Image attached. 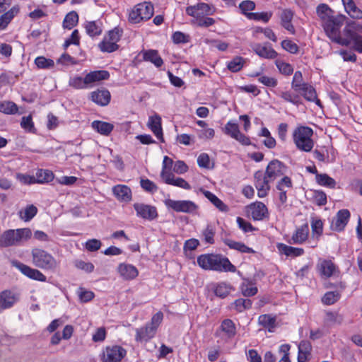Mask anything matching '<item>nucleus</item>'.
I'll return each instance as SVG.
<instances>
[{
    "instance_id": "obj_1",
    "label": "nucleus",
    "mask_w": 362,
    "mask_h": 362,
    "mask_svg": "<svg viewBox=\"0 0 362 362\" xmlns=\"http://www.w3.org/2000/svg\"><path fill=\"white\" fill-rule=\"evenodd\" d=\"M288 167L282 161L273 159L266 167L265 171L257 170L254 174V184L257 190V196L264 198L270 190V182L281 177L287 172Z\"/></svg>"
},
{
    "instance_id": "obj_2",
    "label": "nucleus",
    "mask_w": 362,
    "mask_h": 362,
    "mask_svg": "<svg viewBox=\"0 0 362 362\" xmlns=\"http://www.w3.org/2000/svg\"><path fill=\"white\" fill-rule=\"evenodd\" d=\"M198 265L204 270L216 271L218 272H232L237 270L227 257L221 254L208 253L197 257Z\"/></svg>"
},
{
    "instance_id": "obj_3",
    "label": "nucleus",
    "mask_w": 362,
    "mask_h": 362,
    "mask_svg": "<svg viewBox=\"0 0 362 362\" xmlns=\"http://www.w3.org/2000/svg\"><path fill=\"white\" fill-rule=\"evenodd\" d=\"M313 136V129L304 125L297 126L292 132L293 141L296 148L306 153L310 152L315 146Z\"/></svg>"
},
{
    "instance_id": "obj_4",
    "label": "nucleus",
    "mask_w": 362,
    "mask_h": 362,
    "mask_svg": "<svg viewBox=\"0 0 362 362\" xmlns=\"http://www.w3.org/2000/svg\"><path fill=\"white\" fill-rule=\"evenodd\" d=\"M163 320V313L161 311L155 313L149 322L135 329V341L139 343L148 342L156 336Z\"/></svg>"
},
{
    "instance_id": "obj_5",
    "label": "nucleus",
    "mask_w": 362,
    "mask_h": 362,
    "mask_svg": "<svg viewBox=\"0 0 362 362\" xmlns=\"http://www.w3.org/2000/svg\"><path fill=\"white\" fill-rule=\"evenodd\" d=\"M345 19L346 18L343 15H334L322 23V25L326 35L332 41L343 46H348L349 42L342 39L340 34V30L344 23Z\"/></svg>"
},
{
    "instance_id": "obj_6",
    "label": "nucleus",
    "mask_w": 362,
    "mask_h": 362,
    "mask_svg": "<svg viewBox=\"0 0 362 362\" xmlns=\"http://www.w3.org/2000/svg\"><path fill=\"white\" fill-rule=\"evenodd\" d=\"M31 257L33 264L45 271L54 272L59 266V262L55 257L42 248L35 247L32 249Z\"/></svg>"
},
{
    "instance_id": "obj_7",
    "label": "nucleus",
    "mask_w": 362,
    "mask_h": 362,
    "mask_svg": "<svg viewBox=\"0 0 362 362\" xmlns=\"http://www.w3.org/2000/svg\"><path fill=\"white\" fill-rule=\"evenodd\" d=\"M291 88L298 93L307 100L315 102L316 105L321 106V102L317 98L315 88L308 83L303 81V74L300 71H296L291 81Z\"/></svg>"
},
{
    "instance_id": "obj_8",
    "label": "nucleus",
    "mask_w": 362,
    "mask_h": 362,
    "mask_svg": "<svg viewBox=\"0 0 362 362\" xmlns=\"http://www.w3.org/2000/svg\"><path fill=\"white\" fill-rule=\"evenodd\" d=\"M32 231L28 228L8 229L0 236V247L20 245L22 242L31 238Z\"/></svg>"
},
{
    "instance_id": "obj_9",
    "label": "nucleus",
    "mask_w": 362,
    "mask_h": 362,
    "mask_svg": "<svg viewBox=\"0 0 362 362\" xmlns=\"http://www.w3.org/2000/svg\"><path fill=\"white\" fill-rule=\"evenodd\" d=\"M123 35V30L115 27L105 33L103 40L98 43V47L102 52L112 53L119 49L118 42Z\"/></svg>"
},
{
    "instance_id": "obj_10",
    "label": "nucleus",
    "mask_w": 362,
    "mask_h": 362,
    "mask_svg": "<svg viewBox=\"0 0 362 362\" xmlns=\"http://www.w3.org/2000/svg\"><path fill=\"white\" fill-rule=\"evenodd\" d=\"M154 13V7L151 2L144 1L135 5L129 11L128 21L132 24H137L149 20Z\"/></svg>"
},
{
    "instance_id": "obj_11",
    "label": "nucleus",
    "mask_w": 362,
    "mask_h": 362,
    "mask_svg": "<svg viewBox=\"0 0 362 362\" xmlns=\"http://www.w3.org/2000/svg\"><path fill=\"white\" fill-rule=\"evenodd\" d=\"M164 204L168 209L173 210L177 213L196 214L199 206L194 202L190 200H174L165 199Z\"/></svg>"
},
{
    "instance_id": "obj_12",
    "label": "nucleus",
    "mask_w": 362,
    "mask_h": 362,
    "mask_svg": "<svg viewBox=\"0 0 362 362\" xmlns=\"http://www.w3.org/2000/svg\"><path fill=\"white\" fill-rule=\"evenodd\" d=\"M316 270L322 279H327L339 274L338 266L329 259H319Z\"/></svg>"
},
{
    "instance_id": "obj_13",
    "label": "nucleus",
    "mask_w": 362,
    "mask_h": 362,
    "mask_svg": "<svg viewBox=\"0 0 362 362\" xmlns=\"http://www.w3.org/2000/svg\"><path fill=\"white\" fill-rule=\"evenodd\" d=\"M310 228L308 223L296 227L291 235H286L284 239L290 245H303L308 240Z\"/></svg>"
},
{
    "instance_id": "obj_14",
    "label": "nucleus",
    "mask_w": 362,
    "mask_h": 362,
    "mask_svg": "<svg viewBox=\"0 0 362 362\" xmlns=\"http://www.w3.org/2000/svg\"><path fill=\"white\" fill-rule=\"evenodd\" d=\"M214 11L212 6L203 2L186 8V13L193 17L194 22L204 16L213 15Z\"/></svg>"
},
{
    "instance_id": "obj_15",
    "label": "nucleus",
    "mask_w": 362,
    "mask_h": 362,
    "mask_svg": "<svg viewBox=\"0 0 362 362\" xmlns=\"http://www.w3.org/2000/svg\"><path fill=\"white\" fill-rule=\"evenodd\" d=\"M11 264L30 279L40 282H45L47 281L46 276L37 269L32 268L18 260L12 261Z\"/></svg>"
},
{
    "instance_id": "obj_16",
    "label": "nucleus",
    "mask_w": 362,
    "mask_h": 362,
    "mask_svg": "<svg viewBox=\"0 0 362 362\" xmlns=\"http://www.w3.org/2000/svg\"><path fill=\"white\" fill-rule=\"evenodd\" d=\"M21 298L18 292L13 290L6 289L0 292V313L4 310L13 308Z\"/></svg>"
},
{
    "instance_id": "obj_17",
    "label": "nucleus",
    "mask_w": 362,
    "mask_h": 362,
    "mask_svg": "<svg viewBox=\"0 0 362 362\" xmlns=\"http://www.w3.org/2000/svg\"><path fill=\"white\" fill-rule=\"evenodd\" d=\"M126 354V350L121 346H108L103 351L101 359L103 362H120Z\"/></svg>"
},
{
    "instance_id": "obj_18",
    "label": "nucleus",
    "mask_w": 362,
    "mask_h": 362,
    "mask_svg": "<svg viewBox=\"0 0 362 362\" xmlns=\"http://www.w3.org/2000/svg\"><path fill=\"white\" fill-rule=\"evenodd\" d=\"M252 49L257 55L262 59H276L279 55L269 42L255 43L252 45Z\"/></svg>"
},
{
    "instance_id": "obj_19",
    "label": "nucleus",
    "mask_w": 362,
    "mask_h": 362,
    "mask_svg": "<svg viewBox=\"0 0 362 362\" xmlns=\"http://www.w3.org/2000/svg\"><path fill=\"white\" fill-rule=\"evenodd\" d=\"M350 217L351 214L348 209H344L338 211L332 221L331 229L336 232L344 231L349 221Z\"/></svg>"
},
{
    "instance_id": "obj_20",
    "label": "nucleus",
    "mask_w": 362,
    "mask_h": 362,
    "mask_svg": "<svg viewBox=\"0 0 362 362\" xmlns=\"http://www.w3.org/2000/svg\"><path fill=\"white\" fill-rule=\"evenodd\" d=\"M134 209L136 216L143 219L153 221L158 216V211L156 206L145 204L142 203H135Z\"/></svg>"
},
{
    "instance_id": "obj_21",
    "label": "nucleus",
    "mask_w": 362,
    "mask_h": 362,
    "mask_svg": "<svg viewBox=\"0 0 362 362\" xmlns=\"http://www.w3.org/2000/svg\"><path fill=\"white\" fill-rule=\"evenodd\" d=\"M147 126L160 142H165L162 128V120L159 115L155 114L152 116H150L148 117Z\"/></svg>"
},
{
    "instance_id": "obj_22",
    "label": "nucleus",
    "mask_w": 362,
    "mask_h": 362,
    "mask_svg": "<svg viewBox=\"0 0 362 362\" xmlns=\"http://www.w3.org/2000/svg\"><path fill=\"white\" fill-rule=\"evenodd\" d=\"M117 272L119 274V276L125 281L134 280L139 274L138 269L135 266L127 263L119 264Z\"/></svg>"
},
{
    "instance_id": "obj_23",
    "label": "nucleus",
    "mask_w": 362,
    "mask_h": 362,
    "mask_svg": "<svg viewBox=\"0 0 362 362\" xmlns=\"http://www.w3.org/2000/svg\"><path fill=\"white\" fill-rule=\"evenodd\" d=\"M247 212L254 221H262L268 215L266 205L261 202H256L249 205Z\"/></svg>"
},
{
    "instance_id": "obj_24",
    "label": "nucleus",
    "mask_w": 362,
    "mask_h": 362,
    "mask_svg": "<svg viewBox=\"0 0 362 362\" xmlns=\"http://www.w3.org/2000/svg\"><path fill=\"white\" fill-rule=\"evenodd\" d=\"M21 7L19 4L13 5L7 11H5L0 16V30L6 29L13 19L19 14Z\"/></svg>"
},
{
    "instance_id": "obj_25",
    "label": "nucleus",
    "mask_w": 362,
    "mask_h": 362,
    "mask_svg": "<svg viewBox=\"0 0 362 362\" xmlns=\"http://www.w3.org/2000/svg\"><path fill=\"white\" fill-rule=\"evenodd\" d=\"M90 99L100 106H106L110 102L111 94L107 89H97L90 93Z\"/></svg>"
},
{
    "instance_id": "obj_26",
    "label": "nucleus",
    "mask_w": 362,
    "mask_h": 362,
    "mask_svg": "<svg viewBox=\"0 0 362 362\" xmlns=\"http://www.w3.org/2000/svg\"><path fill=\"white\" fill-rule=\"evenodd\" d=\"M112 193L117 200L129 202L132 197L130 187L125 185H117L112 187Z\"/></svg>"
},
{
    "instance_id": "obj_27",
    "label": "nucleus",
    "mask_w": 362,
    "mask_h": 362,
    "mask_svg": "<svg viewBox=\"0 0 362 362\" xmlns=\"http://www.w3.org/2000/svg\"><path fill=\"white\" fill-rule=\"evenodd\" d=\"M294 13L291 9H284L280 15L281 25L291 34L296 33V29L292 23Z\"/></svg>"
},
{
    "instance_id": "obj_28",
    "label": "nucleus",
    "mask_w": 362,
    "mask_h": 362,
    "mask_svg": "<svg viewBox=\"0 0 362 362\" xmlns=\"http://www.w3.org/2000/svg\"><path fill=\"white\" fill-rule=\"evenodd\" d=\"M276 247L280 253L285 255L286 257H291L294 258L300 257L305 254L303 248L295 247L281 243H277Z\"/></svg>"
},
{
    "instance_id": "obj_29",
    "label": "nucleus",
    "mask_w": 362,
    "mask_h": 362,
    "mask_svg": "<svg viewBox=\"0 0 362 362\" xmlns=\"http://www.w3.org/2000/svg\"><path fill=\"white\" fill-rule=\"evenodd\" d=\"M86 76L88 86L92 87L95 83L109 79L110 74L107 70H96L90 71Z\"/></svg>"
},
{
    "instance_id": "obj_30",
    "label": "nucleus",
    "mask_w": 362,
    "mask_h": 362,
    "mask_svg": "<svg viewBox=\"0 0 362 362\" xmlns=\"http://www.w3.org/2000/svg\"><path fill=\"white\" fill-rule=\"evenodd\" d=\"M143 59L145 62H150L156 67L160 68L163 64V60L156 49H147L141 52Z\"/></svg>"
},
{
    "instance_id": "obj_31",
    "label": "nucleus",
    "mask_w": 362,
    "mask_h": 362,
    "mask_svg": "<svg viewBox=\"0 0 362 362\" xmlns=\"http://www.w3.org/2000/svg\"><path fill=\"white\" fill-rule=\"evenodd\" d=\"M219 331L223 332L227 338L231 339L236 334V327L232 320L225 319L221 322L219 329L215 333L216 337L219 336Z\"/></svg>"
},
{
    "instance_id": "obj_32",
    "label": "nucleus",
    "mask_w": 362,
    "mask_h": 362,
    "mask_svg": "<svg viewBox=\"0 0 362 362\" xmlns=\"http://www.w3.org/2000/svg\"><path fill=\"white\" fill-rule=\"evenodd\" d=\"M91 127L100 134L105 136H109L114 129V125L112 123L101 120L92 122Z\"/></svg>"
},
{
    "instance_id": "obj_33",
    "label": "nucleus",
    "mask_w": 362,
    "mask_h": 362,
    "mask_svg": "<svg viewBox=\"0 0 362 362\" xmlns=\"http://www.w3.org/2000/svg\"><path fill=\"white\" fill-rule=\"evenodd\" d=\"M103 23L100 21H86L84 28L88 36L93 38L102 34Z\"/></svg>"
},
{
    "instance_id": "obj_34",
    "label": "nucleus",
    "mask_w": 362,
    "mask_h": 362,
    "mask_svg": "<svg viewBox=\"0 0 362 362\" xmlns=\"http://www.w3.org/2000/svg\"><path fill=\"white\" fill-rule=\"evenodd\" d=\"M223 243L227 245L230 249L237 250L241 253L252 254L255 250L242 242L235 241L230 238H225L223 240Z\"/></svg>"
},
{
    "instance_id": "obj_35",
    "label": "nucleus",
    "mask_w": 362,
    "mask_h": 362,
    "mask_svg": "<svg viewBox=\"0 0 362 362\" xmlns=\"http://www.w3.org/2000/svg\"><path fill=\"white\" fill-rule=\"evenodd\" d=\"M258 322L269 332H272L276 327V317L270 314L260 315L258 317Z\"/></svg>"
},
{
    "instance_id": "obj_36",
    "label": "nucleus",
    "mask_w": 362,
    "mask_h": 362,
    "mask_svg": "<svg viewBox=\"0 0 362 362\" xmlns=\"http://www.w3.org/2000/svg\"><path fill=\"white\" fill-rule=\"evenodd\" d=\"M234 288L233 286L226 282H219L214 285L213 291L216 296L225 298H226Z\"/></svg>"
},
{
    "instance_id": "obj_37",
    "label": "nucleus",
    "mask_w": 362,
    "mask_h": 362,
    "mask_svg": "<svg viewBox=\"0 0 362 362\" xmlns=\"http://www.w3.org/2000/svg\"><path fill=\"white\" fill-rule=\"evenodd\" d=\"M240 291L243 296L248 298L255 296L258 292V288L255 282L246 279L241 283Z\"/></svg>"
},
{
    "instance_id": "obj_38",
    "label": "nucleus",
    "mask_w": 362,
    "mask_h": 362,
    "mask_svg": "<svg viewBox=\"0 0 362 362\" xmlns=\"http://www.w3.org/2000/svg\"><path fill=\"white\" fill-rule=\"evenodd\" d=\"M342 1L346 11L352 18H362V11L356 6L353 0H342Z\"/></svg>"
},
{
    "instance_id": "obj_39",
    "label": "nucleus",
    "mask_w": 362,
    "mask_h": 362,
    "mask_svg": "<svg viewBox=\"0 0 362 362\" xmlns=\"http://www.w3.org/2000/svg\"><path fill=\"white\" fill-rule=\"evenodd\" d=\"M54 178V175L52 170L47 169H39L37 170L35 180V183L45 184L52 182Z\"/></svg>"
},
{
    "instance_id": "obj_40",
    "label": "nucleus",
    "mask_w": 362,
    "mask_h": 362,
    "mask_svg": "<svg viewBox=\"0 0 362 362\" xmlns=\"http://www.w3.org/2000/svg\"><path fill=\"white\" fill-rule=\"evenodd\" d=\"M252 301L249 298H238L235 300L230 305L231 309L235 310L237 313H243L246 310L252 308Z\"/></svg>"
},
{
    "instance_id": "obj_41",
    "label": "nucleus",
    "mask_w": 362,
    "mask_h": 362,
    "mask_svg": "<svg viewBox=\"0 0 362 362\" xmlns=\"http://www.w3.org/2000/svg\"><path fill=\"white\" fill-rule=\"evenodd\" d=\"M316 13L323 23L334 15V11L327 4H320L316 8Z\"/></svg>"
},
{
    "instance_id": "obj_42",
    "label": "nucleus",
    "mask_w": 362,
    "mask_h": 362,
    "mask_svg": "<svg viewBox=\"0 0 362 362\" xmlns=\"http://www.w3.org/2000/svg\"><path fill=\"white\" fill-rule=\"evenodd\" d=\"M315 180L319 185L330 189H334L337 185L335 180L326 173H320V175H317Z\"/></svg>"
},
{
    "instance_id": "obj_43",
    "label": "nucleus",
    "mask_w": 362,
    "mask_h": 362,
    "mask_svg": "<svg viewBox=\"0 0 362 362\" xmlns=\"http://www.w3.org/2000/svg\"><path fill=\"white\" fill-rule=\"evenodd\" d=\"M245 63V59L243 57L236 56L227 62L226 66L230 71L236 73L243 69Z\"/></svg>"
},
{
    "instance_id": "obj_44",
    "label": "nucleus",
    "mask_w": 362,
    "mask_h": 362,
    "mask_svg": "<svg viewBox=\"0 0 362 362\" xmlns=\"http://www.w3.org/2000/svg\"><path fill=\"white\" fill-rule=\"evenodd\" d=\"M18 111V107L14 102L10 100L0 102V112L5 115H15Z\"/></svg>"
},
{
    "instance_id": "obj_45",
    "label": "nucleus",
    "mask_w": 362,
    "mask_h": 362,
    "mask_svg": "<svg viewBox=\"0 0 362 362\" xmlns=\"http://www.w3.org/2000/svg\"><path fill=\"white\" fill-rule=\"evenodd\" d=\"M312 236L317 241L323 234V222L320 218L313 219L311 221Z\"/></svg>"
},
{
    "instance_id": "obj_46",
    "label": "nucleus",
    "mask_w": 362,
    "mask_h": 362,
    "mask_svg": "<svg viewBox=\"0 0 362 362\" xmlns=\"http://www.w3.org/2000/svg\"><path fill=\"white\" fill-rule=\"evenodd\" d=\"M280 97L287 103L298 106L302 103L301 98L299 95L292 93L291 90L281 91Z\"/></svg>"
},
{
    "instance_id": "obj_47",
    "label": "nucleus",
    "mask_w": 362,
    "mask_h": 362,
    "mask_svg": "<svg viewBox=\"0 0 362 362\" xmlns=\"http://www.w3.org/2000/svg\"><path fill=\"white\" fill-rule=\"evenodd\" d=\"M216 234L215 226L212 224H208L202 230V235L205 243L212 245L214 243V236Z\"/></svg>"
},
{
    "instance_id": "obj_48",
    "label": "nucleus",
    "mask_w": 362,
    "mask_h": 362,
    "mask_svg": "<svg viewBox=\"0 0 362 362\" xmlns=\"http://www.w3.org/2000/svg\"><path fill=\"white\" fill-rule=\"evenodd\" d=\"M69 85L74 89H86L89 88L86 76L82 78L79 76H75L69 79Z\"/></svg>"
},
{
    "instance_id": "obj_49",
    "label": "nucleus",
    "mask_w": 362,
    "mask_h": 362,
    "mask_svg": "<svg viewBox=\"0 0 362 362\" xmlns=\"http://www.w3.org/2000/svg\"><path fill=\"white\" fill-rule=\"evenodd\" d=\"M78 22V13L76 11H71L66 15L63 21V27L64 28L71 30L77 25Z\"/></svg>"
},
{
    "instance_id": "obj_50",
    "label": "nucleus",
    "mask_w": 362,
    "mask_h": 362,
    "mask_svg": "<svg viewBox=\"0 0 362 362\" xmlns=\"http://www.w3.org/2000/svg\"><path fill=\"white\" fill-rule=\"evenodd\" d=\"M341 298L339 291H327L322 297V303L326 305H331L337 303Z\"/></svg>"
},
{
    "instance_id": "obj_51",
    "label": "nucleus",
    "mask_w": 362,
    "mask_h": 362,
    "mask_svg": "<svg viewBox=\"0 0 362 362\" xmlns=\"http://www.w3.org/2000/svg\"><path fill=\"white\" fill-rule=\"evenodd\" d=\"M18 75L13 72H4L0 74V86L13 85L17 81Z\"/></svg>"
},
{
    "instance_id": "obj_52",
    "label": "nucleus",
    "mask_w": 362,
    "mask_h": 362,
    "mask_svg": "<svg viewBox=\"0 0 362 362\" xmlns=\"http://www.w3.org/2000/svg\"><path fill=\"white\" fill-rule=\"evenodd\" d=\"M34 63L36 66L40 69H49L53 68L54 66V60L46 58L44 56L37 57L35 59Z\"/></svg>"
},
{
    "instance_id": "obj_53",
    "label": "nucleus",
    "mask_w": 362,
    "mask_h": 362,
    "mask_svg": "<svg viewBox=\"0 0 362 362\" xmlns=\"http://www.w3.org/2000/svg\"><path fill=\"white\" fill-rule=\"evenodd\" d=\"M21 127L26 132L28 133L35 134L37 132L31 115H29L28 116H24L22 117L21 121Z\"/></svg>"
},
{
    "instance_id": "obj_54",
    "label": "nucleus",
    "mask_w": 362,
    "mask_h": 362,
    "mask_svg": "<svg viewBox=\"0 0 362 362\" xmlns=\"http://www.w3.org/2000/svg\"><path fill=\"white\" fill-rule=\"evenodd\" d=\"M275 65L276 66L279 73L285 76H290L293 72V66L287 62H284L281 59L275 60Z\"/></svg>"
},
{
    "instance_id": "obj_55",
    "label": "nucleus",
    "mask_w": 362,
    "mask_h": 362,
    "mask_svg": "<svg viewBox=\"0 0 362 362\" xmlns=\"http://www.w3.org/2000/svg\"><path fill=\"white\" fill-rule=\"evenodd\" d=\"M290 349L291 345L288 344H284L279 346L278 354L280 358L278 362H291L290 358Z\"/></svg>"
},
{
    "instance_id": "obj_56",
    "label": "nucleus",
    "mask_w": 362,
    "mask_h": 362,
    "mask_svg": "<svg viewBox=\"0 0 362 362\" xmlns=\"http://www.w3.org/2000/svg\"><path fill=\"white\" fill-rule=\"evenodd\" d=\"M343 33L344 37H342V39H345L349 42L348 46L351 43L353 44L356 41V39L360 36V35L354 30V27L351 25H346L344 28Z\"/></svg>"
},
{
    "instance_id": "obj_57",
    "label": "nucleus",
    "mask_w": 362,
    "mask_h": 362,
    "mask_svg": "<svg viewBox=\"0 0 362 362\" xmlns=\"http://www.w3.org/2000/svg\"><path fill=\"white\" fill-rule=\"evenodd\" d=\"M272 15L273 13L272 11L251 13L247 15V19L256 21H262L264 23H268L271 19Z\"/></svg>"
},
{
    "instance_id": "obj_58",
    "label": "nucleus",
    "mask_w": 362,
    "mask_h": 362,
    "mask_svg": "<svg viewBox=\"0 0 362 362\" xmlns=\"http://www.w3.org/2000/svg\"><path fill=\"white\" fill-rule=\"evenodd\" d=\"M223 132L225 134L234 139L237 134L240 132L239 126L237 123L228 121L223 129Z\"/></svg>"
},
{
    "instance_id": "obj_59",
    "label": "nucleus",
    "mask_w": 362,
    "mask_h": 362,
    "mask_svg": "<svg viewBox=\"0 0 362 362\" xmlns=\"http://www.w3.org/2000/svg\"><path fill=\"white\" fill-rule=\"evenodd\" d=\"M37 213V209L33 204L28 205L23 211L20 212L21 218L25 221H30Z\"/></svg>"
},
{
    "instance_id": "obj_60",
    "label": "nucleus",
    "mask_w": 362,
    "mask_h": 362,
    "mask_svg": "<svg viewBox=\"0 0 362 362\" xmlns=\"http://www.w3.org/2000/svg\"><path fill=\"white\" fill-rule=\"evenodd\" d=\"M281 47L290 54H296L299 52V47L291 40L286 39L281 42Z\"/></svg>"
},
{
    "instance_id": "obj_61",
    "label": "nucleus",
    "mask_w": 362,
    "mask_h": 362,
    "mask_svg": "<svg viewBox=\"0 0 362 362\" xmlns=\"http://www.w3.org/2000/svg\"><path fill=\"white\" fill-rule=\"evenodd\" d=\"M239 8L241 13L247 18V15L255 8V3L251 0H245L240 3Z\"/></svg>"
},
{
    "instance_id": "obj_62",
    "label": "nucleus",
    "mask_w": 362,
    "mask_h": 362,
    "mask_svg": "<svg viewBox=\"0 0 362 362\" xmlns=\"http://www.w3.org/2000/svg\"><path fill=\"white\" fill-rule=\"evenodd\" d=\"M172 40L175 44H185L190 41L189 35L185 34L180 31H176L172 35Z\"/></svg>"
},
{
    "instance_id": "obj_63",
    "label": "nucleus",
    "mask_w": 362,
    "mask_h": 362,
    "mask_svg": "<svg viewBox=\"0 0 362 362\" xmlns=\"http://www.w3.org/2000/svg\"><path fill=\"white\" fill-rule=\"evenodd\" d=\"M140 185L144 191L152 194L158 190L157 185L148 178H141Z\"/></svg>"
},
{
    "instance_id": "obj_64",
    "label": "nucleus",
    "mask_w": 362,
    "mask_h": 362,
    "mask_svg": "<svg viewBox=\"0 0 362 362\" xmlns=\"http://www.w3.org/2000/svg\"><path fill=\"white\" fill-rule=\"evenodd\" d=\"M276 189L279 191H283L286 188L291 189L293 187V182L290 177L283 175L281 179L277 182Z\"/></svg>"
}]
</instances>
